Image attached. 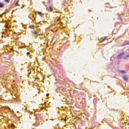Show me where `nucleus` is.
I'll use <instances>...</instances> for the list:
<instances>
[{"label":"nucleus","instance_id":"nucleus-1","mask_svg":"<svg viewBox=\"0 0 129 129\" xmlns=\"http://www.w3.org/2000/svg\"><path fill=\"white\" fill-rule=\"evenodd\" d=\"M124 54V52H123L121 53H120L118 55L117 57V59H119L120 58H121L122 56Z\"/></svg>","mask_w":129,"mask_h":129},{"label":"nucleus","instance_id":"nucleus-2","mask_svg":"<svg viewBox=\"0 0 129 129\" xmlns=\"http://www.w3.org/2000/svg\"><path fill=\"white\" fill-rule=\"evenodd\" d=\"M129 45V41H126L124 44L122 45V46H124L126 45Z\"/></svg>","mask_w":129,"mask_h":129},{"label":"nucleus","instance_id":"nucleus-3","mask_svg":"<svg viewBox=\"0 0 129 129\" xmlns=\"http://www.w3.org/2000/svg\"><path fill=\"white\" fill-rule=\"evenodd\" d=\"M46 10L48 11H50L51 12L52 11L53 9L52 7L51 6H50L49 8H46Z\"/></svg>","mask_w":129,"mask_h":129},{"label":"nucleus","instance_id":"nucleus-4","mask_svg":"<svg viewBox=\"0 0 129 129\" xmlns=\"http://www.w3.org/2000/svg\"><path fill=\"white\" fill-rule=\"evenodd\" d=\"M123 79L125 81H127L128 79L126 75H124L123 77Z\"/></svg>","mask_w":129,"mask_h":129},{"label":"nucleus","instance_id":"nucleus-5","mask_svg":"<svg viewBox=\"0 0 129 129\" xmlns=\"http://www.w3.org/2000/svg\"><path fill=\"white\" fill-rule=\"evenodd\" d=\"M118 72H120L121 73L123 74L124 73H126V72L124 70H118Z\"/></svg>","mask_w":129,"mask_h":129},{"label":"nucleus","instance_id":"nucleus-6","mask_svg":"<svg viewBox=\"0 0 129 129\" xmlns=\"http://www.w3.org/2000/svg\"><path fill=\"white\" fill-rule=\"evenodd\" d=\"M35 37H36V36L38 35V33L36 31H34L33 33Z\"/></svg>","mask_w":129,"mask_h":129},{"label":"nucleus","instance_id":"nucleus-7","mask_svg":"<svg viewBox=\"0 0 129 129\" xmlns=\"http://www.w3.org/2000/svg\"><path fill=\"white\" fill-rule=\"evenodd\" d=\"M4 6V5L3 3H0V8L3 7Z\"/></svg>","mask_w":129,"mask_h":129},{"label":"nucleus","instance_id":"nucleus-8","mask_svg":"<svg viewBox=\"0 0 129 129\" xmlns=\"http://www.w3.org/2000/svg\"><path fill=\"white\" fill-rule=\"evenodd\" d=\"M37 13L41 16H42V13L41 12L37 11Z\"/></svg>","mask_w":129,"mask_h":129},{"label":"nucleus","instance_id":"nucleus-9","mask_svg":"<svg viewBox=\"0 0 129 129\" xmlns=\"http://www.w3.org/2000/svg\"><path fill=\"white\" fill-rule=\"evenodd\" d=\"M118 19H120L121 21L122 20L121 17L120 16V15H119V17H118Z\"/></svg>","mask_w":129,"mask_h":129},{"label":"nucleus","instance_id":"nucleus-10","mask_svg":"<svg viewBox=\"0 0 129 129\" xmlns=\"http://www.w3.org/2000/svg\"><path fill=\"white\" fill-rule=\"evenodd\" d=\"M123 58L125 60H127L128 59V58H127V57L126 56L124 57H123Z\"/></svg>","mask_w":129,"mask_h":129},{"label":"nucleus","instance_id":"nucleus-11","mask_svg":"<svg viewBox=\"0 0 129 129\" xmlns=\"http://www.w3.org/2000/svg\"><path fill=\"white\" fill-rule=\"evenodd\" d=\"M107 37H105L104 38H103L102 39V41H104L106 39Z\"/></svg>","mask_w":129,"mask_h":129},{"label":"nucleus","instance_id":"nucleus-12","mask_svg":"<svg viewBox=\"0 0 129 129\" xmlns=\"http://www.w3.org/2000/svg\"><path fill=\"white\" fill-rule=\"evenodd\" d=\"M15 6H18V2H16V3L15 4Z\"/></svg>","mask_w":129,"mask_h":129},{"label":"nucleus","instance_id":"nucleus-13","mask_svg":"<svg viewBox=\"0 0 129 129\" xmlns=\"http://www.w3.org/2000/svg\"><path fill=\"white\" fill-rule=\"evenodd\" d=\"M5 1L7 2V3H9L10 2V0H5Z\"/></svg>","mask_w":129,"mask_h":129},{"label":"nucleus","instance_id":"nucleus-14","mask_svg":"<svg viewBox=\"0 0 129 129\" xmlns=\"http://www.w3.org/2000/svg\"><path fill=\"white\" fill-rule=\"evenodd\" d=\"M29 26L31 28H32L33 27L32 26L30 25Z\"/></svg>","mask_w":129,"mask_h":129},{"label":"nucleus","instance_id":"nucleus-15","mask_svg":"<svg viewBox=\"0 0 129 129\" xmlns=\"http://www.w3.org/2000/svg\"><path fill=\"white\" fill-rule=\"evenodd\" d=\"M124 15V14L123 13L121 14L120 15H120V16L121 15Z\"/></svg>","mask_w":129,"mask_h":129},{"label":"nucleus","instance_id":"nucleus-16","mask_svg":"<svg viewBox=\"0 0 129 129\" xmlns=\"http://www.w3.org/2000/svg\"><path fill=\"white\" fill-rule=\"evenodd\" d=\"M26 54L27 55H28L29 54V52H27V53Z\"/></svg>","mask_w":129,"mask_h":129},{"label":"nucleus","instance_id":"nucleus-17","mask_svg":"<svg viewBox=\"0 0 129 129\" xmlns=\"http://www.w3.org/2000/svg\"><path fill=\"white\" fill-rule=\"evenodd\" d=\"M126 56H127V58H129V55H127Z\"/></svg>","mask_w":129,"mask_h":129},{"label":"nucleus","instance_id":"nucleus-18","mask_svg":"<svg viewBox=\"0 0 129 129\" xmlns=\"http://www.w3.org/2000/svg\"><path fill=\"white\" fill-rule=\"evenodd\" d=\"M46 95L47 96H48V94H46Z\"/></svg>","mask_w":129,"mask_h":129},{"label":"nucleus","instance_id":"nucleus-19","mask_svg":"<svg viewBox=\"0 0 129 129\" xmlns=\"http://www.w3.org/2000/svg\"><path fill=\"white\" fill-rule=\"evenodd\" d=\"M2 15H0V17H2Z\"/></svg>","mask_w":129,"mask_h":129},{"label":"nucleus","instance_id":"nucleus-20","mask_svg":"<svg viewBox=\"0 0 129 129\" xmlns=\"http://www.w3.org/2000/svg\"><path fill=\"white\" fill-rule=\"evenodd\" d=\"M5 14V13H3V14Z\"/></svg>","mask_w":129,"mask_h":129},{"label":"nucleus","instance_id":"nucleus-21","mask_svg":"<svg viewBox=\"0 0 129 129\" xmlns=\"http://www.w3.org/2000/svg\"><path fill=\"white\" fill-rule=\"evenodd\" d=\"M64 2H65V3H66V1H64Z\"/></svg>","mask_w":129,"mask_h":129},{"label":"nucleus","instance_id":"nucleus-22","mask_svg":"<svg viewBox=\"0 0 129 129\" xmlns=\"http://www.w3.org/2000/svg\"><path fill=\"white\" fill-rule=\"evenodd\" d=\"M94 97H95V95H94Z\"/></svg>","mask_w":129,"mask_h":129},{"label":"nucleus","instance_id":"nucleus-23","mask_svg":"<svg viewBox=\"0 0 129 129\" xmlns=\"http://www.w3.org/2000/svg\"><path fill=\"white\" fill-rule=\"evenodd\" d=\"M89 11H91V10H89Z\"/></svg>","mask_w":129,"mask_h":129}]
</instances>
